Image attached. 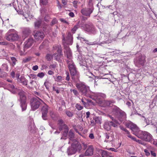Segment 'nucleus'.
<instances>
[{"label": "nucleus", "mask_w": 157, "mask_h": 157, "mask_svg": "<svg viewBox=\"0 0 157 157\" xmlns=\"http://www.w3.org/2000/svg\"><path fill=\"white\" fill-rule=\"evenodd\" d=\"M152 143L155 146L157 147V140H154Z\"/></svg>", "instance_id": "680f3d73"}, {"label": "nucleus", "mask_w": 157, "mask_h": 157, "mask_svg": "<svg viewBox=\"0 0 157 157\" xmlns=\"http://www.w3.org/2000/svg\"><path fill=\"white\" fill-rule=\"evenodd\" d=\"M127 134V136L128 137L132 139V140H136V138L133 137L130 135L129 132V134Z\"/></svg>", "instance_id": "5fc2aeb1"}, {"label": "nucleus", "mask_w": 157, "mask_h": 157, "mask_svg": "<svg viewBox=\"0 0 157 157\" xmlns=\"http://www.w3.org/2000/svg\"><path fill=\"white\" fill-rule=\"evenodd\" d=\"M96 123L101 124V119L99 117H96L94 119Z\"/></svg>", "instance_id": "c756f323"}, {"label": "nucleus", "mask_w": 157, "mask_h": 157, "mask_svg": "<svg viewBox=\"0 0 157 157\" xmlns=\"http://www.w3.org/2000/svg\"><path fill=\"white\" fill-rule=\"evenodd\" d=\"M105 142H108V140L109 139V136L107 134H105Z\"/></svg>", "instance_id": "864d4df0"}, {"label": "nucleus", "mask_w": 157, "mask_h": 157, "mask_svg": "<svg viewBox=\"0 0 157 157\" xmlns=\"http://www.w3.org/2000/svg\"><path fill=\"white\" fill-rule=\"evenodd\" d=\"M76 86L79 92L84 96L88 95L90 92L89 87L83 82H80L76 84Z\"/></svg>", "instance_id": "7ed1b4c3"}, {"label": "nucleus", "mask_w": 157, "mask_h": 157, "mask_svg": "<svg viewBox=\"0 0 157 157\" xmlns=\"http://www.w3.org/2000/svg\"><path fill=\"white\" fill-rule=\"evenodd\" d=\"M87 147V149L85 153V155L86 156H90L93 154L94 148L92 145H89L87 146V145L85 144H83V147L84 149H86Z\"/></svg>", "instance_id": "9b49d317"}, {"label": "nucleus", "mask_w": 157, "mask_h": 157, "mask_svg": "<svg viewBox=\"0 0 157 157\" xmlns=\"http://www.w3.org/2000/svg\"><path fill=\"white\" fill-rule=\"evenodd\" d=\"M102 157H111V156L108 155L106 151H103L101 152Z\"/></svg>", "instance_id": "c85d7f7f"}, {"label": "nucleus", "mask_w": 157, "mask_h": 157, "mask_svg": "<svg viewBox=\"0 0 157 157\" xmlns=\"http://www.w3.org/2000/svg\"><path fill=\"white\" fill-rule=\"evenodd\" d=\"M29 77L30 78H32V79L36 78V75L34 74H31L29 75Z\"/></svg>", "instance_id": "3c124183"}, {"label": "nucleus", "mask_w": 157, "mask_h": 157, "mask_svg": "<svg viewBox=\"0 0 157 157\" xmlns=\"http://www.w3.org/2000/svg\"><path fill=\"white\" fill-rule=\"evenodd\" d=\"M66 74H67V77H66V79L67 81H69L70 80V76H69V74L68 72H66Z\"/></svg>", "instance_id": "13d9d810"}, {"label": "nucleus", "mask_w": 157, "mask_h": 157, "mask_svg": "<svg viewBox=\"0 0 157 157\" xmlns=\"http://www.w3.org/2000/svg\"><path fill=\"white\" fill-rule=\"evenodd\" d=\"M134 140L136 141V142H137L138 143L141 144L142 145H145L144 142H143L142 141L140 140H136H136Z\"/></svg>", "instance_id": "09e8293b"}, {"label": "nucleus", "mask_w": 157, "mask_h": 157, "mask_svg": "<svg viewBox=\"0 0 157 157\" xmlns=\"http://www.w3.org/2000/svg\"><path fill=\"white\" fill-rule=\"evenodd\" d=\"M95 96L96 97V98L97 100H100L99 102L102 100V98H105V95L103 93H97L95 94ZM98 103V101L97 102Z\"/></svg>", "instance_id": "a211bd4d"}, {"label": "nucleus", "mask_w": 157, "mask_h": 157, "mask_svg": "<svg viewBox=\"0 0 157 157\" xmlns=\"http://www.w3.org/2000/svg\"><path fill=\"white\" fill-rule=\"evenodd\" d=\"M31 59V57H29L23 59L22 62L24 63H27Z\"/></svg>", "instance_id": "c9c22d12"}, {"label": "nucleus", "mask_w": 157, "mask_h": 157, "mask_svg": "<svg viewBox=\"0 0 157 157\" xmlns=\"http://www.w3.org/2000/svg\"><path fill=\"white\" fill-rule=\"evenodd\" d=\"M57 21L56 19H55V18L53 19L52 20V24L54 25V24L56 23L57 22Z\"/></svg>", "instance_id": "bf43d9fd"}, {"label": "nucleus", "mask_w": 157, "mask_h": 157, "mask_svg": "<svg viewBox=\"0 0 157 157\" xmlns=\"http://www.w3.org/2000/svg\"><path fill=\"white\" fill-rule=\"evenodd\" d=\"M38 68V67L37 65H35L33 66L32 67V69L34 71L37 70Z\"/></svg>", "instance_id": "4d7b16f0"}, {"label": "nucleus", "mask_w": 157, "mask_h": 157, "mask_svg": "<svg viewBox=\"0 0 157 157\" xmlns=\"http://www.w3.org/2000/svg\"><path fill=\"white\" fill-rule=\"evenodd\" d=\"M63 128H64V130L63 134V136L61 138V139H66V137L67 136V133L69 129L67 126L65 124L63 125Z\"/></svg>", "instance_id": "2eb2a0df"}, {"label": "nucleus", "mask_w": 157, "mask_h": 157, "mask_svg": "<svg viewBox=\"0 0 157 157\" xmlns=\"http://www.w3.org/2000/svg\"><path fill=\"white\" fill-rule=\"evenodd\" d=\"M44 75L45 74L42 72L39 73L37 75V76L40 78H42Z\"/></svg>", "instance_id": "58836bf2"}, {"label": "nucleus", "mask_w": 157, "mask_h": 157, "mask_svg": "<svg viewBox=\"0 0 157 157\" xmlns=\"http://www.w3.org/2000/svg\"><path fill=\"white\" fill-rule=\"evenodd\" d=\"M80 27L87 32L93 33L95 31L94 27L91 23H89L85 25L83 24Z\"/></svg>", "instance_id": "6e6552de"}, {"label": "nucleus", "mask_w": 157, "mask_h": 157, "mask_svg": "<svg viewBox=\"0 0 157 157\" xmlns=\"http://www.w3.org/2000/svg\"><path fill=\"white\" fill-rule=\"evenodd\" d=\"M71 74L72 75H75L76 74V68L74 69H71L70 70Z\"/></svg>", "instance_id": "473e14b6"}, {"label": "nucleus", "mask_w": 157, "mask_h": 157, "mask_svg": "<svg viewBox=\"0 0 157 157\" xmlns=\"http://www.w3.org/2000/svg\"><path fill=\"white\" fill-rule=\"evenodd\" d=\"M44 37V34L41 31H37L34 35V37L36 40H41Z\"/></svg>", "instance_id": "4468645a"}, {"label": "nucleus", "mask_w": 157, "mask_h": 157, "mask_svg": "<svg viewBox=\"0 0 157 157\" xmlns=\"http://www.w3.org/2000/svg\"><path fill=\"white\" fill-rule=\"evenodd\" d=\"M9 90L13 94H15L18 91V89L15 88L14 86L12 84H9Z\"/></svg>", "instance_id": "6ab92c4d"}, {"label": "nucleus", "mask_w": 157, "mask_h": 157, "mask_svg": "<svg viewBox=\"0 0 157 157\" xmlns=\"http://www.w3.org/2000/svg\"><path fill=\"white\" fill-rule=\"evenodd\" d=\"M10 75L13 78H14L15 77V73L14 71H12L10 73Z\"/></svg>", "instance_id": "603ef678"}, {"label": "nucleus", "mask_w": 157, "mask_h": 157, "mask_svg": "<svg viewBox=\"0 0 157 157\" xmlns=\"http://www.w3.org/2000/svg\"><path fill=\"white\" fill-rule=\"evenodd\" d=\"M20 97V100L21 101V106L22 108V111L26 110L27 107L26 103V98L25 92L23 91H21L18 93Z\"/></svg>", "instance_id": "0eeeda50"}, {"label": "nucleus", "mask_w": 157, "mask_h": 157, "mask_svg": "<svg viewBox=\"0 0 157 157\" xmlns=\"http://www.w3.org/2000/svg\"><path fill=\"white\" fill-rule=\"evenodd\" d=\"M73 38L71 34L68 33L66 39L63 38V43L65 48V50L64 52L67 56V60H72V53L69 47L66 46L67 45H71L72 44Z\"/></svg>", "instance_id": "f03ea898"}, {"label": "nucleus", "mask_w": 157, "mask_h": 157, "mask_svg": "<svg viewBox=\"0 0 157 157\" xmlns=\"http://www.w3.org/2000/svg\"><path fill=\"white\" fill-rule=\"evenodd\" d=\"M62 77L60 76H58L55 79V80L58 82H60L62 80Z\"/></svg>", "instance_id": "4c0bfd02"}, {"label": "nucleus", "mask_w": 157, "mask_h": 157, "mask_svg": "<svg viewBox=\"0 0 157 157\" xmlns=\"http://www.w3.org/2000/svg\"><path fill=\"white\" fill-rule=\"evenodd\" d=\"M33 42V38L29 39L27 40L25 42L24 44V52L21 51L20 55L21 56L25 55L26 54V50L30 47Z\"/></svg>", "instance_id": "9d476101"}, {"label": "nucleus", "mask_w": 157, "mask_h": 157, "mask_svg": "<svg viewBox=\"0 0 157 157\" xmlns=\"http://www.w3.org/2000/svg\"><path fill=\"white\" fill-rule=\"evenodd\" d=\"M11 61L13 62V65L14 66L16 64V59L14 57H12L11 58Z\"/></svg>", "instance_id": "49530a36"}, {"label": "nucleus", "mask_w": 157, "mask_h": 157, "mask_svg": "<svg viewBox=\"0 0 157 157\" xmlns=\"http://www.w3.org/2000/svg\"><path fill=\"white\" fill-rule=\"evenodd\" d=\"M145 56H141L139 59L138 63L140 64H143L145 62Z\"/></svg>", "instance_id": "a878e982"}, {"label": "nucleus", "mask_w": 157, "mask_h": 157, "mask_svg": "<svg viewBox=\"0 0 157 157\" xmlns=\"http://www.w3.org/2000/svg\"><path fill=\"white\" fill-rule=\"evenodd\" d=\"M98 103L100 104L101 106L106 107L109 106L111 104V102L109 101L101 100L98 102Z\"/></svg>", "instance_id": "dca6fc26"}, {"label": "nucleus", "mask_w": 157, "mask_h": 157, "mask_svg": "<svg viewBox=\"0 0 157 157\" xmlns=\"http://www.w3.org/2000/svg\"><path fill=\"white\" fill-rule=\"evenodd\" d=\"M112 116L109 115L113 121H110V124L114 127H117V124H119V121L121 122L124 121L126 117L125 113L120 108L116 107L114 108L111 113Z\"/></svg>", "instance_id": "f257e3e1"}, {"label": "nucleus", "mask_w": 157, "mask_h": 157, "mask_svg": "<svg viewBox=\"0 0 157 157\" xmlns=\"http://www.w3.org/2000/svg\"><path fill=\"white\" fill-rule=\"evenodd\" d=\"M78 28V25H75L74 27L71 29V31L72 32L74 33Z\"/></svg>", "instance_id": "79ce46f5"}, {"label": "nucleus", "mask_w": 157, "mask_h": 157, "mask_svg": "<svg viewBox=\"0 0 157 157\" xmlns=\"http://www.w3.org/2000/svg\"><path fill=\"white\" fill-rule=\"evenodd\" d=\"M69 137L71 141H73L74 142L75 141H76L75 140L73 139L74 137V135L73 132L71 130H70L69 132Z\"/></svg>", "instance_id": "393cba45"}, {"label": "nucleus", "mask_w": 157, "mask_h": 157, "mask_svg": "<svg viewBox=\"0 0 157 157\" xmlns=\"http://www.w3.org/2000/svg\"><path fill=\"white\" fill-rule=\"evenodd\" d=\"M145 152L147 155L148 156L150 155V153L148 151V150L147 149H145L144 150Z\"/></svg>", "instance_id": "0e129e2a"}, {"label": "nucleus", "mask_w": 157, "mask_h": 157, "mask_svg": "<svg viewBox=\"0 0 157 157\" xmlns=\"http://www.w3.org/2000/svg\"><path fill=\"white\" fill-rule=\"evenodd\" d=\"M44 104L42 109V113H47L48 109V107L45 103H43Z\"/></svg>", "instance_id": "b1692460"}, {"label": "nucleus", "mask_w": 157, "mask_h": 157, "mask_svg": "<svg viewBox=\"0 0 157 157\" xmlns=\"http://www.w3.org/2000/svg\"><path fill=\"white\" fill-rule=\"evenodd\" d=\"M90 114V112L89 111L86 113V118H88L89 117Z\"/></svg>", "instance_id": "338daca9"}, {"label": "nucleus", "mask_w": 157, "mask_h": 157, "mask_svg": "<svg viewBox=\"0 0 157 157\" xmlns=\"http://www.w3.org/2000/svg\"><path fill=\"white\" fill-rule=\"evenodd\" d=\"M56 67V65H55L54 64L51 65L49 66V67L50 68H55Z\"/></svg>", "instance_id": "69168bd1"}, {"label": "nucleus", "mask_w": 157, "mask_h": 157, "mask_svg": "<svg viewBox=\"0 0 157 157\" xmlns=\"http://www.w3.org/2000/svg\"><path fill=\"white\" fill-rule=\"evenodd\" d=\"M90 138L91 139H93L94 138V136L93 134L91 133L90 134L89 136Z\"/></svg>", "instance_id": "774afa93"}, {"label": "nucleus", "mask_w": 157, "mask_h": 157, "mask_svg": "<svg viewBox=\"0 0 157 157\" xmlns=\"http://www.w3.org/2000/svg\"><path fill=\"white\" fill-rule=\"evenodd\" d=\"M21 14H22L24 17L25 18L27 19V21H28V20L27 19L28 18L30 19L33 17V16L31 14H30L29 13L25 14H24L23 12H22V13H21Z\"/></svg>", "instance_id": "bb28decb"}, {"label": "nucleus", "mask_w": 157, "mask_h": 157, "mask_svg": "<svg viewBox=\"0 0 157 157\" xmlns=\"http://www.w3.org/2000/svg\"><path fill=\"white\" fill-rule=\"evenodd\" d=\"M75 107L78 110H80L83 108V106H82L80 104L78 103L76 104Z\"/></svg>", "instance_id": "72a5a7b5"}, {"label": "nucleus", "mask_w": 157, "mask_h": 157, "mask_svg": "<svg viewBox=\"0 0 157 157\" xmlns=\"http://www.w3.org/2000/svg\"><path fill=\"white\" fill-rule=\"evenodd\" d=\"M48 0H40V5H45L48 3Z\"/></svg>", "instance_id": "2f4dec72"}, {"label": "nucleus", "mask_w": 157, "mask_h": 157, "mask_svg": "<svg viewBox=\"0 0 157 157\" xmlns=\"http://www.w3.org/2000/svg\"><path fill=\"white\" fill-rule=\"evenodd\" d=\"M57 51L59 53L58 54H57V55L56 54H54L53 56L54 57H55V59L57 61H59V59L60 56V55H61L62 53V51L61 50V48L60 47L58 48Z\"/></svg>", "instance_id": "aec40b11"}, {"label": "nucleus", "mask_w": 157, "mask_h": 157, "mask_svg": "<svg viewBox=\"0 0 157 157\" xmlns=\"http://www.w3.org/2000/svg\"><path fill=\"white\" fill-rule=\"evenodd\" d=\"M18 38V36L16 33H10L8 32L6 34V40L10 41H13L17 40Z\"/></svg>", "instance_id": "f8f14e48"}, {"label": "nucleus", "mask_w": 157, "mask_h": 157, "mask_svg": "<svg viewBox=\"0 0 157 157\" xmlns=\"http://www.w3.org/2000/svg\"><path fill=\"white\" fill-rule=\"evenodd\" d=\"M66 113L67 115L69 117H72L73 116L72 113L70 111H66Z\"/></svg>", "instance_id": "c03bdc74"}, {"label": "nucleus", "mask_w": 157, "mask_h": 157, "mask_svg": "<svg viewBox=\"0 0 157 157\" xmlns=\"http://www.w3.org/2000/svg\"><path fill=\"white\" fill-rule=\"evenodd\" d=\"M110 121H106L104 124V128L107 131H109L111 128V125L110 124Z\"/></svg>", "instance_id": "4be33fe9"}, {"label": "nucleus", "mask_w": 157, "mask_h": 157, "mask_svg": "<svg viewBox=\"0 0 157 157\" xmlns=\"http://www.w3.org/2000/svg\"><path fill=\"white\" fill-rule=\"evenodd\" d=\"M46 58L48 60H51L52 58V56L51 54H47L46 56Z\"/></svg>", "instance_id": "ea45409f"}, {"label": "nucleus", "mask_w": 157, "mask_h": 157, "mask_svg": "<svg viewBox=\"0 0 157 157\" xmlns=\"http://www.w3.org/2000/svg\"><path fill=\"white\" fill-rule=\"evenodd\" d=\"M60 21L62 22H63L65 23H66L67 24H68V22L67 21H66L65 20H64L63 19L61 18L60 19Z\"/></svg>", "instance_id": "e2e57ef3"}, {"label": "nucleus", "mask_w": 157, "mask_h": 157, "mask_svg": "<svg viewBox=\"0 0 157 157\" xmlns=\"http://www.w3.org/2000/svg\"><path fill=\"white\" fill-rule=\"evenodd\" d=\"M126 126L130 128L132 131L133 134L136 136L138 133L140 131L136 125L130 121L127 122L126 124Z\"/></svg>", "instance_id": "1a4fd4ad"}, {"label": "nucleus", "mask_w": 157, "mask_h": 157, "mask_svg": "<svg viewBox=\"0 0 157 157\" xmlns=\"http://www.w3.org/2000/svg\"><path fill=\"white\" fill-rule=\"evenodd\" d=\"M67 62L68 64V67L69 70L71 69L75 68L74 63L72 60H67Z\"/></svg>", "instance_id": "412c9836"}, {"label": "nucleus", "mask_w": 157, "mask_h": 157, "mask_svg": "<svg viewBox=\"0 0 157 157\" xmlns=\"http://www.w3.org/2000/svg\"><path fill=\"white\" fill-rule=\"evenodd\" d=\"M138 138L147 141H152V136L149 133L147 132L140 131L136 136Z\"/></svg>", "instance_id": "39448f33"}, {"label": "nucleus", "mask_w": 157, "mask_h": 157, "mask_svg": "<svg viewBox=\"0 0 157 157\" xmlns=\"http://www.w3.org/2000/svg\"><path fill=\"white\" fill-rule=\"evenodd\" d=\"M28 128L29 130L30 131H32V130L34 129L35 128L34 123H32L30 125H29Z\"/></svg>", "instance_id": "e433bc0d"}, {"label": "nucleus", "mask_w": 157, "mask_h": 157, "mask_svg": "<svg viewBox=\"0 0 157 157\" xmlns=\"http://www.w3.org/2000/svg\"><path fill=\"white\" fill-rule=\"evenodd\" d=\"M90 6V7L89 8H83L81 10V12L83 15L86 16H90L94 10L93 6Z\"/></svg>", "instance_id": "ddd939ff"}, {"label": "nucleus", "mask_w": 157, "mask_h": 157, "mask_svg": "<svg viewBox=\"0 0 157 157\" xmlns=\"http://www.w3.org/2000/svg\"><path fill=\"white\" fill-rule=\"evenodd\" d=\"M30 105L33 110H35L37 109L40 105L43 104L44 102L38 98H32L30 99Z\"/></svg>", "instance_id": "423d86ee"}, {"label": "nucleus", "mask_w": 157, "mask_h": 157, "mask_svg": "<svg viewBox=\"0 0 157 157\" xmlns=\"http://www.w3.org/2000/svg\"><path fill=\"white\" fill-rule=\"evenodd\" d=\"M108 149L109 150H110L113 151L117 152V150L114 148H108Z\"/></svg>", "instance_id": "052dcab7"}, {"label": "nucleus", "mask_w": 157, "mask_h": 157, "mask_svg": "<svg viewBox=\"0 0 157 157\" xmlns=\"http://www.w3.org/2000/svg\"><path fill=\"white\" fill-rule=\"evenodd\" d=\"M41 24V22L40 21H37L35 23V27L38 28L39 27Z\"/></svg>", "instance_id": "a18cd8bd"}, {"label": "nucleus", "mask_w": 157, "mask_h": 157, "mask_svg": "<svg viewBox=\"0 0 157 157\" xmlns=\"http://www.w3.org/2000/svg\"><path fill=\"white\" fill-rule=\"evenodd\" d=\"M2 68L3 70L6 71H8V67L7 64H4L2 65Z\"/></svg>", "instance_id": "f704fd0d"}, {"label": "nucleus", "mask_w": 157, "mask_h": 157, "mask_svg": "<svg viewBox=\"0 0 157 157\" xmlns=\"http://www.w3.org/2000/svg\"><path fill=\"white\" fill-rule=\"evenodd\" d=\"M78 39V40H79L81 42H83L84 41H85L86 40H85L83 38L79 36H78L77 37Z\"/></svg>", "instance_id": "6e6d98bb"}, {"label": "nucleus", "mask_w": 157, "mask_h": 157, "mask_svg": "<svg viewBox=\"0 0 157 157\" xmlns=\"http://www.w3.org/2000/svg\"><path fill=\"white\" fill-rule=\"evenodd\" d=\"M81 148V146L79 143L77 141H75L71 147L68 148L67 153L68 155L73 154L77 151H79Z\"/></svg>", "instance_id": "20e7f679"}, {"label": "nucleus", "mask_w": 157, "mask_h": 157, "mask_svg": "<svg viewBox=\"0 0 157 157\" xmlns=\"http://www.w3.org/2000/svg\"><path fill=\"white\" fill-rule=\"evenodd\" d=\"M47 113H42V117L44 120L47 119Z\"/></svg>", "instance_id": "37998d69"}, {"label": "nucleus", "mask_w": 157, "mask_h": 157, "mask_svg": "<svg viewBox=\"0 0 157 157\" xmlns=\"http://www.w3.org/2000/svg\"><path fill=\"white\" fill-rule=\"evenodd\" d=\"M70 91L74 93V94L75 96H78V91L75 89H71Z\"/></svg>", "instance_id": "a19ab883"}, {"label": "nucleus", "mask_w": 157, "mask_h": 157, "mask_svg": "<svg viewBox=\"0 0 157 157\" xmlns=\"http://www.w3.org/2000/svg\"><path fill=\"white\" fill-rule=\"evenodd\" d=\"M17 81L19 83H21L25 85H27L28 80H26L24 76H21L20 78L17 79Z\"/></svg>", "instance_id": "f3484780"}, {"label": "nucleus", "mask_w": 157, "mask_h": 157, "mask_svg": "<svg viewBox=\"0 0 157 157\" xmlns=\"http://www.w3.org/2000/svg\"><path fill=\"white\" fill-rule=\"evenodd\" d=\"M7 75V74L6 72L2 71L1 70V69L0 68V77L4 78L6 77Z\"/></svg>", "instance_id": "cd10ccee"}, {"label": "nucleus", "mask_w": 157, "mask_h": 157, "mask_svg": "<svg viewBox=\"0 0 157 157\" xmlns=\"http://www.w3.org/2000/svg\"><path fill=\"white\" fill-rule=\"evenodd\" d=\"M73 6L75 8H78V5L80 3V2L78 1H74L72 2Z\"/></svg>", "instance_id": "7c9ffc66"}, {"label": "nucleus", "mask_w": 157, "mask_h": 157, "mask_svg": "<svg viewBox=\"0 0 157 157\" xmlns=\"http://www.w3.org/2000/svg\"><path fill=\"white\" fill-rule=\"evenodd\" d=\"M85 41V43L91 45L95 44V43H94L90 42L87 40H86Z\"/></svg>", "instance_id": "8fccbe9b"}, {"label": "nucleus", "mask_w": 157, "mask_h": 157, "mask_svg": "<svg viewBox=\"0 0 157 157\" xmlns=\"http://www.w3.org/2000/svg\"><path fill=\"white\" fill-rule=\"evenodd\" d=\"M119 127L121 129L126 132L127 134H129V132L123 126H120Z\"/></svg>", "instance_id": "de8ad7c7"}, {"label": "nucleus", "mask_w": 157, "mask_h": 157, "mask_svg": "<svg viewBox=\"0 0 157 157\" xmlns=\"http://www.w3.org/2000/svg\"><path fill=\"white\" fill-rule=\"evenodd\" d=\"M30 32V31L29 28H24L23 30V36L25 37L28 35Z\"/></svg>", "instance_id": "5701e85b"}]
</instances>
